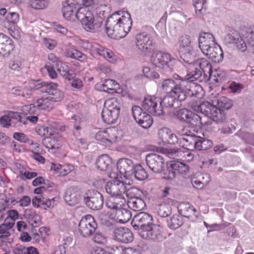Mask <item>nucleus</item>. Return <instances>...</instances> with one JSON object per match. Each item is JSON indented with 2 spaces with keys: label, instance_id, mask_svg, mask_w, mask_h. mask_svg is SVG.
I'll return each instance as SVG.
<instances>
[{
  "label": "nucleus",
  "instance_id": "obj_1",
  "mask_svg": "<svg viewBox=\"0 0 254 254\" xmlns=\"http://www.w3.org/2000/svg\"><path fill=\"white\" fill-rule=\"evenodd\" d=\"M158 136L165 143L176 144L189 150H205L213 145V142L208 139L195 135L187 134L179 139L170 129L164 127L159 130Z\"/></svg>",
  "mask_w": 254,
  "mask_h": 254
},
{
  "label": "nucleus",
  "instance_id": "obj_2",
  "mask_svg": "<svg viewBox=\"0 0 254 254\" xmlns=\"http://www.w3.org/2000/svg\"><path fill=\"white\" fill-rule=\"evenodd\" d=\"M132 25L130 13L127 11H118L108 17L105 28L107 34L111 38L121 39L130 31Z\"/></svg>",
  "mask_w": 254,
  "mask_h": 254
},
{
  "label": "nucleus",
  "instance_id": "obj_3",
  "mask_svg": "<svg viewBox=\"0 0 254 254\" xmlns=\"http://www.w3.org/2000/svg\"><path fill=\"white\" fill-rule=\"evenodd\" d=\"M204 77L201 71L195 68L194 71H188L186 75V80L182 81V89L184 90L187 98V95L191 97L200 98L202 91L201 86L195 82H201L204 80Z\"/></svg>",
  "mask_w": 254,
  "mask_h": 254
},
{
  "label": "nucleus",
  "instance_id": "obj_4",
  "mask_svg": "<svg viewBox=\"0 0 254 254\" xmlns=\"http://www.w3.org/2000/svg\"><path fill=\"white\" fill-rule=\"evenodd\" d=\"M77 19L81 22L85 30L91 32L98 31L102 23V18L94 16L87 7H81L79 9Z\"/></svg>",
  "mask_w": 254,
  "mask_h": 254
},
{
  "label": "nucleus",
  "instance_id": "obj_5",
  "mask_svg": "<svg viewBox=\"0 0 254 254\" xmlns=\"http://www.w3.org/2000/svg\"><path fill=\"white\" fill-rule=\"evenodd\" d=\"M151 61L154 65L166 73L171 72L177 62V60L169 54L161 52L154 53L152 56Z\"/></svg>",
  "mask_w": 254,
  "mask_h": 254
},
{
  "label": "nucleus",
  "instance_id": "obj_6",
  "mask_svg": "<svg viewBox=\"0 0 254 254\" xmlns=\"http://www.w3.org/2000/svg\"><path fill=\"white\" fill-rule=\"evenodd\" d=\"M63 93L57 88L49 90L44 93L43 96L37 100L36 104L40 110L50 111L54 107V103L58 102L63 98Z\"/></svg>",
  "mask_w": 254,
  "mask_h": 254
},
{
  "label": "nucleus",
  "instance_id": "obj_7",
  "mask_svg": "<svg viewBox=\"0 0 254 254\" xmlns=\"http://www.w3.org/2000/svg\"><path fill=\"white\" fill-rule=\"evenodd\" d=\"M12 199L7 198L4 194H0V221L4 218L5 224L8 225V228H12L14 221L18 217V213L16 210H8L6 214H4L3 211L5 210L12 202Z\"/></svg>",
  "mask_w": 254,
  "mask_h": 254
},
{
  "label": "nucleus",
  "instance_id": "obj_8",
  "mask_svg": "<svg viewBox=\"0 0 254 254\" xmlns=\"http://www.w3.org/2000/svg\"><path fill=\"white\" fill-rule=\"evenodd\" d=\"M182 81L175 82L173 79L164 80L161 83V89L167 94L174 96L180 101L186 99V95L184 90L182 89Z\"/></svg>",
  "mask_w": 254,
  "mask_h": 254
},
{
  "label": "nucleus",
  "instance_id": "obj_9",
  "mask_svg": "<svg viewBox=\"0 0 254 254\" xmlns=\"http://www.w3.org/2000/svg\"><path fill=\"white\" fill-rule=\"evenodd\" d=\"M142 107L143 110L153 116H160L165 113L161 107V98L159 97L149 96L145 98Z\"/></svg>",
  "mask_w": 254,
  "mask_h": 254
},
{
  "label": "nucleus",
  "instance_id": "obj_10",
  "mask_svg": "<svg viewBox=\"0 0 254 254\" xmlns=\"http://www.w3.org/2000/svg\"><path fill=\"white\" fill-rule=\"evenodd\" d=\"M97 226L94 218L90 215H87L82 217L79 223V232L83 237H89L95 232Z\"/></svg>",
  "mask_w": 254,
  "mask_h": 254
},
{
  "label": "nucleus",
  "instance_id": "obj_11",
  "mask_svg": "<svg viewBox=\"0 0 254 254\" xmlns=\"http://www.w3.org/2000/svg\"><path fill=\"white\" fill-rule=\"evenodd\" d=\"M131 224L135 230L138 231L139 234L142 230H144L153 224V218L151 215L141 212L133 217Z\"/></svg>",
  "mask_w": 254,
  "mask_h": 254
},
{
  "label": "nucleus",
  "instance_id": "obj_12",
  "mask_svg": "<svg viewBox=\"0 0 254 254\" xmlns=\"http://www.w3.org/2000/svg\"><path fill=\"white\" fill-rule=\"evenodd\" d=\"M84 201L90 209L99 210L103 205V197L101 193L97 190H89L84 196Z\"/></svg>",
  "mask_w": 254,
  "mask_h": 254
},
{
  "label": "nucleus",
  "instance_id": "obj_13",
  "mask_svg": "<svg viewBox=\"0 0 254 254\" xmlns=\"http://www.w3.org/2000/svg\"><path fill=\"white\" fill-rule=\"evenodd\" d=\"M135 47L139 53L146 56L151 51L152 41L149 34L143 32L137 34L135 37Z\"/></svg>",
  "mask_w": 254,
  "mask_h": 254
},
{
  "label": "nucleus",
  "instance_id": "obj_14",
  "mask_svg": "<svg viewBox=\"0 0 254 254\" xmlns=\"http://www.w3.org/2000/svg\"><path fill=\"white\" fill-rule=\"evenodd\" d=\"M80 7L75 0H66L63 2L62 13L64 17L68 21L77 19V14Z\"/></svg>",
  "mask_w": 254,
  "mask_h": 254
},
{
  "label": "nucleus",
  "instance_id": "obj_15",
  "mask_svg": "<svg viewBox=\"0 0 254 254\" xmlns=\"http://www.w3.org/2000/svg\"><path fill=\"white\" fill-rule=\"evenodd\" d=\"M145 160L147 166L154 173H160L163 171L165 161L161 155L155 153H149Z\"/></svg>",
  "mask_w": 254,
  "mask_h": 254
},
{
  "label": "nucleus",
  "instance_id": "obj_16",
  "mask_svg": "<svg viewBox=\"0 0 254 254\" xmlns=\"http://www.w3.org/2000/svg\"><path fill=\"white\" fill-rule=\"evenodd\" d=\"M139 235L142 238L148 240L162 241L164 239L161 227L153 223L144 230H142Z\"/></svg>",
  "mask_w": 254,
  "mask_h": 254
},
{
  "label": "nucleus",
  "instance_id": "obj_17",
  "mask_svg": "<svg viewBox=\"0 0 254 254\" xmlns=\"http://www.w3.org/2000/svg\"><path fill=\"white\" fill-rule=\"evenodd\" d=\"M204 115L217 123H222L226 120L224 112L208 102Z\"/></svg>",
  "mask_w": 254,
  "mask_h": 254
},
{
  "label": "nucleus",
  "instance_id": "obj_18",
  "mask_svg": "<svg viewBox=\"0 0 254 254\" xmlns=\"http://www.w3.org/2000/svg\"><path fill=\"white\" fill-rule=\"evenodd\" d=\"M224 42L228 44H234L237 48L242 52L247 50V45L237 31L231 30L224 38Z\"/></svg>",
  "mask_w": 254,
  "mask_h": 254
},
{
  "label": "nucleus",
  "instance_id": "obj_19",
  "mask_svg": "<svg viewBox=\"0 0 254 254\" xmlns=\"http://www.w3.org/2000/svg\"><path fill=\"white\" fill-rule=\"evenodd\" d=\"M189 170V166L184 163L177 161L171 162L170 167L167 169L168 173L165 174L164 178L168 180H172L175 178L176 172L180 174L186 173Z\"/></svg>",
  "mask_w": 254,
  "mask_h": 254
},
{
  "label": "nucleus",
  "instance_id": "obj_20",
  "mask_svg": "<svg viewBox=\"0 0 254 254\" xmlns=\"http://www.w3.org/2000/svg\"><path fill=\"white\" fill-rule=\"evenodd\" d=\"M106 192L111 196H124L126 191V184L119 180L108 182L106 185Z\"/></svg>",
  "mask_w": 254,
  "mask_h": 254
},
{
  "label": "nucleus",
  "instance_id": "obj_21",
  "mask_svg": "<svg viewBox=\"0 0 254 254\" xmlns=\"http://www.w3.org/2000/svg\"><path fill=\"white\" fill-rule=\"evenodd\" d=\"M109 217L120 223H126L131 218V213L129 210L123 207L115 212H108Z\"/></svg>",
  "mask_w": 254,
  "mask_h": 254
},
{
  "label": "nucleus",
  "instance_id": "obj_22",
  "mask_svg": "<svg viewBox=\"0 0 254 254\" xmlns=\"http://www.w3.org/2000/svg\"><path fill=\"white\" fill-rule=\"evenodd\" d=\"M202 52L205 56L215 63L221 62L223 59V51L220 46L216 43Z\"/></svg>",
  "mask_w": 254,
  "mask_h": 254
},
{
  "label": "nucleus",
  "instance_id": "obj_23",
  "mask_svg": "<svg viewBox=\"0 0 254 254\" xmlns=\"http://www.w3.org/2000/svg\"><path fill=\"white\" fill-rule=\"evenodd\" d=\"M135 165L132 161L127 158L120 159L117 162V169L125 177H129Z\"/></svg>",
  "mask_w": 254,
  "mask_h": 254
},
{
  "label": "nucleus",
  "instance_id": "obj_24",
  "mask_svg": "<svg viewBox=\"0 0 254 254\" xmlns=\"http://www.w3.org/2000/svg\"><path fill=\"white\" fill-rule=\"evenodd\" d=\"M114 237L116 240L122 243H128L132 241L133 235L127 228H119L114 231Z\"/></svg>",
  "mask_w": 254,
  "mask_h": 254
},
{
  "label": "nucleus",
  "instance_id": "obj_25",
  "mask_svg": "<svg viewBox=\"0 0 254 254\" xmlns=\"http://www.w3.org/2000/svg\"><path fill=\"white\" fill-rule=\"evenodd\" d=\"M12 40L5 35L0 33V54L8 56L14 49Z\"/></svg>",
  "mask_w": 254,
  "mask_h": 254
},
{
  "label": "nucleus",
  "instance_id": "obj_26",
  "mask_svg": "<svg viewBox=\"0 0 254 254\" xmlns=\"http://www.w3.org/2000/svg\"><path fill=\"white\" fill-rule=\"evenodd\" d=\"M64 142V139L58 133L57 136H55L53 137H47L42 140L43 145L49 149H58Z\"/></svg>",
  "mask_w": 254,
  "mask_h": 254
},
{
  "label": "nucleus",
  "instance_id": "obj_27",
  "mask_svg": "<svg viewBox=\"0 0 254 254\" xmlns=\"http://www.w3.org/2000/svg\"><path fill=\"white\" fill-rule=\"evenodd\" d=\"M199 47L201 52L205 51L216 44L213 35L208 32H201L198 39Z\"/></svg>",
  "mask_w": 254,
  "mask_h": 254
},
{
  "label": "nucleus",
  "instance_id": "obj_28",
  "mask_svg": "<svg viewBox=\"0 0 254 254\" xmlns=\"http://www.w3.org/2000/svg\"><path fill=\"white\" fill-rule=\"evenodd\" d=\"M80 199V192L75 188L71 187L67 189L64 195V200L70 206L77 204Z\"/></svg>",
  "mask_w": 254,
  "mask_h": 254
},
{
  "label": "nucleus",
  "instance_id": "obj_29",
  "mask_svg": "<svg viewBox=\"0 0 254 254\" xmlns=\"http://www.w3.org/2000/svg\"><path fill=\"white\" fill-rule=\"evenodd\" d=\"M75 1L80 7L88 8L92 5L94 8L101 9L103 11H105L107 5V2L102 0H75Z\"/></svg>",
  "mask_w": 254,
  "mask_h": 254
},
{
  "label": "nucleus",
  "instance_id": "obj_30",
  "mask_svg": "<svg viewBox=\"0 0 254 254\" xmlns=\"http://www.w3.org/2000/svg\"><path fill=\"white\" fill-rule=\"evenodd\" d=\"M126 202V200L124 196H110L106 202V205L111 209L110 212H115L116 210L121 208Z\"/></svg>",
  "mask_w": 254,
  "mask_h": 254
},
{
  "label": "nucleus",
  "instance_id": "obj_31",
  "mask_svg": "<svg viewBox=\"0 0 254 254\" xmlns=\"http://www.w3.org/2000/svg\"><path fill=\"white\" fill-rule=\"evenodd\" d=\"M192 66L193 67L190 71H194L195 68H197L201 72L203 71L204 77L205 75L207 76V74L209 75L212 71L210 63L206 59H201L193 64Z\"/></svg>",
  "mask_w": 254,
  "mask_h": 254
},
{
  "label": "nucleus",
  "instance_id": "obj_32",
  "mask_svg": "<svg viewBox=\"0 0 254 254\" xmlns=\"http://www.w3.org/2000/svg\"><path fill=\"white\" fill-rule=\"evenodd\" d=\"M179 53L183 60L189 64L190 67L188 69L190 70V69L193 67V64L195 63H194L195 53L193 48L191 47L185 50H181Z\"/></svg>",
  "mask_w": 254,
  "mask_h": 254
},
{
  "label": "nucleus",
  "instance_id": "obj_33",
  "mask_svg": "<svg viewBox=\"0 0 254 254\" xmlns=\"http://www.w3.org/2000/svg\"><path fill=\"white\" fill-rule=\"evenodd\" d=\"M116 131L115 129L107 128L103 130H100L95 134V137L96 140L105 141H107L112 142L116 138L114 133Z\"/></svg>",
  "mask_w": 254,
  "mask_h": 254
},
{
  "label": "nucleus",
  "instance_id": "obj_34",
  "mask_svg": "<svg viewBox=\"0 0 254 254\" xmlns=\"http://www.w3.org/2000/svg\"><path fill=\"white\" fill-rule=\"evenodd\" d=\"M243 35L247 45V50L254 54V26L247 28Z\"/></svg>",
  "mask_w": 254,
  "mask_h": 254
},
{
  "label": "nucleus",
  "instance_id": "obj_35",
  "mask_svg": "<svg viewBox=\"0 0 254 254\" xmlns=\"http://www.w3.org/2000/svg\"><path fill=\"white\" fill-rule=\"evenodd\" d=\"M120 111L115 110L113 111L103 108L102 118L103 121L108 124H114L118 119Z\"/></svg>",
  "mask_w": 254,
  "mask_h": 254
},
{
  "label": "nucleus",
  "instance_id": "obj_36",
  "mask_svg": "<svg viewBox=\"0 0 254 254\" xmlns=\"http://www.w3.org/2000/svg\"><path fill=\"white\" fill-rule=\"evenodd\" d=\"M111 163V159L107 155L104 154L97 159L95 165L99 170L105 171L110 167Z\"/></svg>",
  "mask_w": 254,
  "mask_h": 254
},
{
  "label": "nucleus",
  "instance_id": "obj_37",
  "mask_svg": "<svg viewBox=\"0 0 254 254\" xmlns=\"http://www.w3.org/2000/svg\"><path fill=\"white\" fill-rule=\"evenodd\" d=\"M24 216L33 227H38L41 224L40 216L32 209H26Z\"/></svg>",
  "mask_w": 254,
  "mask_h": 254
},
{
  "label": "nucleus",
  "instance_id": "obj_38",
  "mask_svg": "<svg viewBox=\"0 0 254 254\" xmlns=\"http://www.w3.org/2000/svg\"><path fill=\"white\" fill-rule=\"evenodd\" d=\"M195 209L189 203H184L179 206V211L182 216L188 218H192L195 215Z\"/></svg>",
  "mask_w": 254,
  "mask_h": 254
},
{
  "label": "nucleus",
  "instance_id": "obj_39",
  "mask_svg": "<svg viewBox=\"0 0 254 254\" xmlns=\"http://www.w3.org/2000/svg\"><path fill=\"white\" fill-rule=\"evenodd\" d=\"M58 87L57 83H45L41 80H37L34 83L33 88L35 89L38 90L41 89V91L43 93L48 92L49 90H53Z\"/></svg>",
  "mask_w": 254,
  "mask_h": 254
},
{
  "label": "nucleus",
  "instance_id": "obj_40",
  "mask_svg": "<svg viewBox=\"0 0 254 254\" xmlns=\"http://www.w3.org/2000/svg\"><path fill=\"white\" fill-rule=\"evenodd\" d=\"M64 55L67 57L76 59L81 62H85L86 60V56L80 51L71 47L67 49L64 52Z\"/></svg>",
  "mask_w": 254,
  "mask_h": 254
},
{
  "label": "nucleus",
  "instance_id": "obj_41",
  "mask_svg": "<svg viewBox=\"0 0 254 254\" xmlns=\"http://www.w3.org/2000/svg\"><path fill=\"white\" fill-rule=\"evenodd\" d=\"M132 174L129 178L134 177L137 180L143 181L148 177L145 170L139 164L134 166Z\"/></svg>",
  "mask_w": 254,
  "mask_h": 254
},
{
  "label": "nucleus",
  "instance_id": "obj_42",
  "mask_svg": "<svg viewBox=\"0 0 254 254\" xmlns=\"http://www.w3.org/2000/svg\"><path fill=\"white\" fill-rule=\"evenodd\" d=\"M178 101H180L176 97L170 94H167L163 99H161V107L163 108V110L165 111V108H173L175 107V104L178 103ZM178 106V104H177Z\"/></svg>",
  "mask_w": 254,
  "mask_h": 254
},
{
  "label": "nucleus",
  "instance_id": "obj_43",
  "mask_svg": "<svg viewBox=\"0 0 254 254\" xmlns=\"http://www.w3.org/2000/svg\"><path fill=\"white\" fill-rule=\"evenodd\" d=\"M112 254H142L141 252L131 247L124 248L122 246L115 247L113 249Z\"/></svg>",
  "mask_w": 254,
  "mask_h": 254
},
{
  "label": "nucleus",
  "instance_id": "obj_44",
  "mask_svg": "<svg viewBox=\"0 0 254 254\" xmlns=\"http://www.w3.org/2000/svg\"><path fill=\"white\" fill-rule=\"evenodd\" d=\"M128 205L134 211H139L145 207L144 201L138 197L131 198L128 202Z\"/></svg>",
  "mask_w": 254,
  "mask_h": 254
},
{
  "label": "nucleus",
  "instance_id": "obj_45",
  "mask_svg": "<svg viewBox=\"0 0 254 254\" xmlns=\"http://www.w3.org/2000/svg\"><path fill=\"white\" fill-rule=\"evenodd\" d=\"M103 108L112 111L116 110L120 112V103L116 98L107 99L104 102Z\"/></svg>",
  "mask_w": 254,
  "mask_h": 254
},
{
  "label": "nucleus",
  "instance_id": "obj_46",
  "mask_svg": "<svg viewBox=\"0 0 254 254\" xmlns=\"http://www.w3.org/2000/svg\"><path fill=\"white\" fill-rule=\"evenodd\" d=\"M142 127L144 128H149L152 124V119L148 113L144 112V113L140 117L139 119L136 122Z\"/></svg>",
  "mask_w": 254,
  "mask_h": 254
},
{
  "label": "nucleus",
  "instance_id": "obj_47",
  "mask_svg": "<svg viewBox=\"0 0 254 254\" xmlns=\"http://www.w3.org/2000/svg\"><path fill=\"white\" fill-rule=\"evenodd\" d=\"M209 78L218 83L223 81L227 77L226 72L220 69H216L212 71L209 76Z\"/></svg>",
  "mask_w": 254,
  "mask_h": 254
},
{
  "label": "nucleus",
  "instance_id": "obj_48",
  "mask_svg": "<svg viewBox=\"0 0 254 254\" xmlns=\"http://www.w3.org/2000/svg\"><path fill=\"white\" fill-rule=\"evenodd\" d=\"M207 103V101H203L202 103L192 101L188 103V106L191 108L195 112H201L204 114Z\"/></svg>",
  "mask_w": 254,
  "mask_h": 254
},
{
  "label": "nucleus",
  "instance_id": "obj_49",
  "mask_svg": "<svg viewBox=\"0 0 254 254\" xmlns=\"http://www.w3.org/2000/svg\"><path fill=\"white\" fill-rule=\"evenodd\" d=\"M167 223L170 228L176 229L183 225L182 217L179 215H174L169 220L167 221Z\"/></svg>",
  "mask_w": 254,
  "mask_h": 254
},
{
  "label": "nucleus",
  "instance_id": "obj_50",
  "mask_svg": "<svg viewBox=\"0 0 254 254\" xmlns=\"http://www.w3.org/2000/svg\"><path fill=\"white\" fill-rule=\"evenodd\" d=\"M192 126L201 127L203 125L201 117L192 112L189 116L187 123Z\"/></svg>",
  "mask_w": 254,
  "mask_h": 254
},
{
  "label": "nucleus",
  "instance_id": "obj_51",
  "mask_svg": "<svg viewBox=\"0 0 254 254\" xmlns=\"http://www.w3.org/2000/svg\"><path fill=\"white\" fill-rule=\"evenodd\" d=\"M193 5L197 14H202L206 9V0H193Z\"/></svg>",
  "mask_w": 254,
  "mask_h": 254
},
{
  "label": "nucleus",
  "instance_id": "obj_52",
  "mask_svg": "<svg viewBox=\"0 0 254 254\" xmlns=\"http://www.w3.org/2000/svg\"><path fill=\"white\" fill-rule=\"evenodd\" d=\"M178 44L179 45V51L191 47L190 37L187 35L181 36L179 39Z\"/></svg>",
  "mask_w": 254,
  "mask_h": 254
},
{
  "label": "nucleus",
  "instance_id": "obj_53",
  "mask_svg": "<svg viewBox=\"0 0 254 254\" xmlns=\"http://www.w3.org/2000/svg\"><path fill=\"white\" fill-rule=\"evenodd\" d=\"M10 117H11L12 124H14V126L18 124V126L26 125V119L25 116H20L19 113L15 112H10Z\"/></svg>",
  "mask_w": 254,
  "mask_h": 254
},
{
  "label": "nucleus",
  "instance_id": "obj_54",
  "mask_svg": "<svg viewBox=\"0 0 254 254\" xmlns=\"http://www.w3.org/2000/svg\"><path fill=\"white\" fill-rule=\"evenodd\" d=\"M232 103L230 99L225 96H221L217 100V105L219 108L228 110L232 107Z\"/></svg>",
  "mask_w": 254,
  "mask_h": 254
},
{
  "label": "nucleus",
  "instance_id": "obj_55",
  "mask_svg": "<svg viewBox=\"0 0 254 254\" xmlns=\"http://www.w3.org/2000/svg\"><path fill=\"white\" fill-rule=\"evenodd\" d=\"M49 3V0H30V5L34 9H41L46 8Z\"/></svg>",
  "mask_w": 254,
  "mask_h": 254
},
{
  "label": "nucleus",
  "instance_id": "obj_56",
  "mask_svg": "<svg viewBox=\"0 0 254 254\" xmlns=\"http://www.w3.org/2000/svg\"><path fill=\"white\" fill-rule=\"evenodd\" d=\"M237 135L246 143L254 146V134L240 130L237 133Z\"/></svg>",
  "mask_w": 254,
  "mask_h": 254
},
{
  "label": "nucleus",
  "instance_id": "obj_57",
  "mask_svg": "<svg viewBox=\"0 0 254 254\" xmlns=\"http://www.w3.org/2000/svg\"><path fill=\"white\" fill-rule=\"evenodd\" d=\"M157 213L162 217H167L171 213V208L168 204H161L158 206Z\"/></svg>",
  "mask_w": 254,
  "mask_h": 254
},
{
  "label": "nucleus",
  "instance_id": "obj_58",
  "mask_svg": "<svg viewBox=\"0 0 254 254\" xmlns=\"http://www.w3.org/2000/svg\"><path fill=\"white\" fill-rule=\"evenodd\" d=\"M191 111L187 109H181L177 111L176 117L178 119L181 121H184L187 123Z\"/></svg>",
  "mask_w": 254,
  "mask_h": 254
},
{
  "label": "nucleus",
  "instance_id": "obj_59",
  "mask_svg": "<svg viewBox=\"0 0 254 254\" xmlns=\"http://www.w3.org/2000/svg\"><path fill=\"white\" fill-rule=\"evenodd\" d=\"M104 82L106 84V86H107V87L109 88V89L110 90L111 93H121L122 92V89L116 88V86H118L119 85L115 80L111 79H106Z\"/></svg>",
  "mask_w": 254,
  "mask_h": 254
},
{
  "label": "nucleus",
  "instance_id": "obj_60",
  "mask_svg": "<svg viewBox=\"0 0 254 254\" xmlns=\"http://www.w3.org/2000/svg\"><path fill=\"white\" fill-rule=\"evenodd\" d=\"M11 120L10 117V112H9L7 114L0 118V125L3 127H7L12 125Z\"/></svg>",
  "mask_w": 254,
  "mask_h": 254
},
{
  "label": "nucleus",
  "instance_id": "obj_61",
  "mask_svg": "<svg viewBox=\"0 0 254 254\" xmlns=\"http://www.w3.org/2000/svg\"><path fill=\"white\" fill-rule=\"evenodd\" d=\"M6 19L9 23L14 25L19 21V16L16 12H10L6 15Z\"/></svg>",
  "mask_w": 254,
  "mask_h": 254
},
{
  "label": "nucleus",
  "instance_id": "obj_62",
  "mask_svg": "<svg viewBox=\"0 0 254 254\" xmlns=\"http://www.w3.org/2000/svg\"><path fill=\"white\" fill-rule=\"evenodd\" d=\"M57 67L59 72L63 76L71 75L70 73V68L65 64L62 63L61 62L59 66Z\"/></svg>",
  "mask_w": 254,
  "mask_h": 254
},
{
  "label": "nucleus",
  "instance_id": "obj_63",
  "mask_svg": "<svg viewBox=\"0 0 254 254\" xmlns=\"http://www.w3.org/2000/svg\"><path fill=\"white\" fill-rule=\"evenodd\" d=\"M11 228H8V225L4 222L0 225V239H3L10 236L9 229Z\"/></svg>",
  "mask_w": 254,
  "mask_h": 254
},
{
  "label": "nucleus",
  "instance_id": "obj_64",
  "mask_svg": "<svg viewBox=\"0 0 254 254\" xmlns=\"http://www.w3.org/2000/svg\"><path fill=\"white\" fill-rule=\"evenodd\" d=\"M13 137L22 143H29L31 140L24 133L21 132H15Z\"/></svg>",
  "mask_w": 254,
  "mask_h": 254
}]
</instances>
